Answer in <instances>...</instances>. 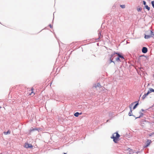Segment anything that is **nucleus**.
I'll use <instances>...</instances> for the list:
<instances>
[{"label":"nucleus","mask_w":154,"mask_h":154,"mask_svg":"<svg viewBox=\"0 0 154 154\" xmlns=\"http://www.w3.org/2000/svg\"><path fill=\"white\" fill-rule=\"evenodd\" d=\"M120 137V135L118 132H116L113 133L112 136L111 137V138L113 139L114 142L117 143L119 140V138Z\"/></svg>","instance_id":"nucleus-1"},{"label":"nucleus","mask_w":154,"mask_h":154,"mask_svg":"<svg viewBox=\"0 0 154 154\" xmlns=\"http://www.w3.org/2000/svg\"><path fill=\"white\" fill-rule=\"evenodd\" d=\"M152 92H154V90L152 88H149V90L148 91V92L145 94L142 97L143 99H144L150 93Z\"/></svg>","instance_id":"nucleus-2"},{"label":"nucleus","mask_w":154,"mask_h":154,"mask_svg":"<svg viewBox=\"0 0 154 154\" xmlns=\"http://www.w3.org/2000/svg\"><path fill=\"white\" fill-rule=\"evenodd\" d=\"M34 88H32L31 89L28 91V93L29 95H32L33 96L35 95V93L33 92Z\"/></svg>","instance_id":"nucleus-3"},{"label":"nucleus","mask_w":154,"mask_h":154,"mask_svg":"<svg viewBox=\"0 0 154 154\" xmlns=\"http://www.w3.org/2000/svg\"><path fill=\"white\" fill-rule=\"evenodd\" d=\"M24 147L26 148H32L33 146L31 144L26 143H25Z\"/></svg>","instance_id":"nucleus-4"},{"label":"nucleus","mask_w":154,"mask_h":154,"mask_svg":"<svg viewBox=\"0 0 154 154\" xmlns=\"http://www.w3.org/2000/svg\"><path fill=\"white\" fill-rule=\"evenodd\" d=\"M151 141L150 140H147L146 142V145L145 147H147L151 143Z\"/></svg>","instance_id":"nucleus-5"},{"label":"nucleus","mask_w":154,"mask_h":154,"mask_svg":"<svg viewBox=\"0 0 154 154\" xmlns=\"http://www.w3.org/2000/svg\"><path fill=\"white\" fill-rule=\"evenodd\" d=\"M114 54H116L118 55V57H119V58H121L122 59H124V57L122 55H120L119 53L116 52H115L114 53Z\"/></svg>","instance_id":"nucleus-6"},{"label":"nucleus","mask_w":154,"mask_h":154,"mask_svg":"<svg viewBox=\"0 0 154 154\" xmlns=\"http://www.w3.org/2000/svg\"><path fill=\"white\" fill-rule=\"evenodd\" d=\"M142 51L143 53H145L147 51V48L143 47L142 49Z\"/></svg>","instance_id":"nucleus-7"},{"label":"nucleus","mask_w":154,"mask_h":154,"mask_svg":"<svg viewBox=\"0 0 154 154\" xmlns=\"http://www.w3.org/2000/svg\"><path fill=\"white\" fill-rule=\"evenodd\" d=\"M40 130V128H34V129H31L30 131V132H32V131H38L39 130Z\"/></svg>","instance_id":"nucleus-8"},{"label":"nucleus","mask_w":154,"mask_h":154,"mask_svg":"<svg viewBox=\"0 0 154 154\" xmlns=\"http://www.w3.org/2000/svg\"><path fill=\"white\" fill-rule=\"evenodd\" d=\"M113 54H111V57L110 58V63H111V62H114L112 61L113 58H112V57L113 56Z\"/></svg>","instance_id":"nucleus-9"},{"label":"nucleus","mask_w":154,"mask_h":154,"mask_svg":"<svg viewBox=\"0 0 154 154\" xmlns=\"http://www.w3.org/2000/svg\"><path fill=\"white\" fill-rule=\"evenodd\" d=\"M151 37L150 35H145V39H148Z\"/></svg>","instance_id":"nucleus-10"},{"label":"nucleus","mask_w":154,"mask_h":154,"mask_svg":"<svg viewBox=\"0 0 154 154\" xmlns=\"http://www.w3.org/2000/svg\"><path fill=\"white\" fill-rule=\"evenodd\" d=\"M128 115L130 116L132 115V110L131 108L130 112L128 113Z\"/></svg>","instance_id":"nucleus-11"},{"label":"nucleus","mask_w":154,"mask_h":154,"mask_svg":"<svg viewBox=\"0 0 154 154\" xmlns=\"http://www.w3.org/2000/svg\"><path fill=\"white\" fill-rule=\"evenodd\" d=\"M140 116L139 117H136V118H140V117L143 116V114L141 112H140Z\"/></svg>","instance_id":"nucleus-12"},{"label":"nucleus","mask_w":154,"mask_h":154,"mask_svg":"<svg viewBox=\"0 0 154 154\" xmlns=\"http://www.w3.org/2000/svg\"><path fill=\"white\" fill-rule=\"evenodd\" d=\"M74 116L75 117H78L79 115V113L78 112H76L74 114Z\"/></svg>","instance_id":"nucleus-13"},{"label":"nucleus","mask_w":154,"mask_h":154,"mask_svg":"<svg viewBox=\"0 0 154 154\" xmlns=\"http://www.w3.org/2000/svg\"><path fill=\"white\" fill-rule=\"evenodd\" d=\"M150 32L151 35H150L151 36V37H153L154 36V33H153V32L151 30H150Z\"/></svg>","instance_id":"nucleus-14"},{"label":"nucleus","mask_w":154,"mask_h":154,"mask_svg":"<svg viewBox=\"0 0 154 154\" xmlns=\"http://www.w3.org/2000/svg\"><path fill=\"white\" fill-rule=\"evenodd\" d=\"M145 8L148 10V11H149L150 10V8L147 5H146L145 6Z\"/></svg>","instance_id":"nucleus-15"},{"label":"nucleus","mask_w":154,"mask_h":154,"mask_svg":"<svg viewBox=\"0 0 154 154\" xmlns=\"http://www.w3.org/2000/svg\"><path fill=\"white\" fill-rule=\"evenodd\" d=\"M99 38H102L103 36L101 35V33L100 32L99 34Z\"/></svg>","instance_id":"nucleus-16"},{"label":"nucleus","mask_w":154,"mask_h":154,"mask_svg":"<svg viewBox=\"0 0 154 154\" xmlns=\"http://www.w3.org/2000/svg\"><path fill=\"white\" fill-rule=\"evenodd\" d=\"M142 10V8L140 7H139L137 8V10L138 11H140Z\"/></svg>","instance_id":"nucleus-17"},{"label":"nucleus","mask_w":154,"mask_h":154,"mask_svg":"<svg viewBox=\"0 0 154 154\" xmlns=\"http://www.w3.org/2000/svg\"><path fill=\"white\" fill-rule=\"evenodd\" d=\"M116 61H121L119 57H116Z\"/></svg>","instance_id":"nucleus-18"},{"label":"nucleus","mask_w":154,"mask_h":154,"mask_svg":"<svg viewBox=\"0 0 154 154\" xmlns=\"http://www.w3.org/2000/svg\"><path fill=\"white\" fill-rule=\"evenodd\" d=\"M138 105V103H137L134 106L133 108V109H135V108Z\"/></svg>","instance_id":"nucleus-19"},{"label":"nucleus","mask_w":154,"mask_h":154,"mask_svg":"<svg viewBox=\"0 0 154 154\" xmlns=\"http://www.w3.org/2000/svg\"><path fill=\"white\" fill-rule=\"evenodd\" d=\"M4 134H10V131H8L6 132H4Z\"/></svg>","instance_id":"nucleus-20"},{"label":"nucleus","mask_w":154,"mask_h":154,"mask_svg":"<svg viewBox=\"0 0 154 154\" xmlns=\"http://www.w3.org/2000/svg\"><path fill=\"white\" fill-rule=\"evenodd\" d=\"M151 4L153 7L154 8V1H152L151 2Z\"/></svg>","instance_id":"nucleus-21"},{"label":"nucleus","mask_w":154,"mask_h":154,"mask_svg":"<svg viewBox=\"0 0 154 154\" xmlns=\"http://www.w3.org/2000/svg\"><path fill=\"white\" fill-rule=\"evenodd\" d=\"M120 7L122 8H124L125 7V5H120Z\"/></svg>","instance_id":"nucleus-22"},{"label":"nucleus","mask_w":154,"mask_h":154,"mask_svg":"<svg viewBox=\"0 0 154 154\" xmlns=\"http://www.w3.org/2000/svg\"><path fill=\"white\" fill-rule=\"evenodd\" d=\"M154 134V133H151V134H149V137L151 136H152V135H153Z\"/></svg>","instance_id":"nucleus-23"},{"label":"nucleus","mask_w":154,"mask_h":154,"mask_svg":"<svg viewBox=\"0 0 154 154\" xmlns=\"http://www.w3.org/2000/svg\"><path fill=\"white\" fill-rule=\"evenodd\" d=\"M143 5H146V2L145 1H143Z\"/></svg>","instance_id":"nucleus-24"},{"label":"nucleus","mask_w":154,"mask_h":154,"mask_svg":"<svg viewBox=\"0 0 154 154\" xmlns=\"http://www.w3.org/2000/svg\"><path fill=\"white\" fill-rule=\"evenodd\" d=\"M79 115H81L82 114V112H80V113H79Z\"/></svg>","instance_id":"nucleus-25"},{"label":"nucleus","mask_w":154,"mask_h":154,"mask_svg":"<svg viewBox=\"0 0 154 154\" xmlns=\"http://www.w3.org/2000/svg\"><path fill=\"white\" fill-rule=\"evenodd\" d=\"M141 110H142V111H143H143H144V110L143 109H141Z\"/></svg>","instance_id":"nucleus-26"},{"label":"nucleus","mask_w":154,"mask_h":154,"mask_svg":"<svg viewBox=\"0 0 154 154\" xmlns=\"http://www.w3.org/2000/svg\"><path fill=\"white\" fill-rule=\"evenodd\" d=\"M64 154H66V153H64Z\"/></svg>","instance_id":"nucleus-27"},{"label":"nucleus","mask_w":154,"mask_h":154,"mask_svg":"<svg viewBox=\"0 0 154 154\" xmlns=\"http://www.w3.org/2000/svg\"><path fill=\"white\" fill-rule=\"evenodd\" d=\"M1 108V106H0V108Z\"/></svg>","instance_id":"nucleus-28"}]
</instances>
